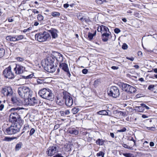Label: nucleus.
<instances>
[{"label":"nucleus","mask_w":157,"mask_h":157,"mask_svg":"<svg viewBox=\"0 0 157 157\" xmlns=\"http://www.w3.org/2000/svg\"><path fill=\"white\" fill-rule=\"evenodd\" d=\"M104 142V140H102L101 139H98L96 141V143L100 145H103Z\"/></svg>","instance_id":"nucleus-25"},{"label":"nucleus","mask_w":157,"mask_h":157,"mask_svg":"<svg viewBox=\"0 0 157 157\" xmlns=\"http://www.w3.org/2000/svg\"><path fill=\"white\" fill-rule=\"evenodd\" d=\"M69 133L74 135H77L78 134V131L75 128H73L68 131Z\"/></svg>","instance_id":"nucleus-22"},{"label":"nucleus","mask_w":157,"mask_h":157,"mask_svg":"<svg viewBox=\"0 0 157 157\" xmlns=\"http://www.w3.org/2000/svg\"><path fill=\"white\" fill-rule=\"evenodd\" d=\"M55 56H55V58L57 61L60 63L63 61V58L61 54L58 52H56L55 54Z\"/></svg>","instance_id":"nucleus-19"},{"label":"nucleus","mask_w":157,"mask_h":157,"mask_svg":"<svg viewBox=\"0 0 157 157\" xmlns=\"http://www.w3.org/2000/svg\"><path fill=\"white\" fill-rule=\"evenodd\" d=\"M5 51V49L2 48H0V58L2 57L4 55Z\"/></svg>","instance_id":"nucleus-31"},{"label":"nucleus","mask_w":157,"mask_h":157,"mask_svg":"<svg viewBox=\"0 0 157 157\" xmlns=\"http://www.w3.org/2000/svg\"><path fill=\"white\" fill-rule=\"evenodd\" d=\"M155 144L153 142H151L150 143V146L151 147H153L154 146Z\"/></svg>","instance_id":"nucleus-61"},{"label":"nucleus","mask_w":157,"mask_h":157,"mask_svg":"<svg viewBox=\"0 0 157 157\" xmlns=\"http://www.w3.org/2000/svg\"><path fill=\"white\" fill-rule=\"evenodd\" d=\"M33 76V74H32L30 75H29L25 76H23V78H25V79H28V78H32Z\"/></svg>","instance_id":"nucleus-40"},{"label":"nucleus","mask_w":157,"mask_h":157,"mask_svg":"<svg viewBox=\"0 0 157 157\" xmlns=\"http://www.w3.org/2000/svg\"><path fill=\"white\" fill-rule=\"evenodd\" d=\"M60 15V13L58 12H53L52 13V15L53 17L59 16Z\"/></svg>","instance_id":"nucleus-39"},{"label":"nucleus","mask_w":157,"mask_h":157,"mask_svg":"<svg viewBox=\"0 0 157 157\" xmlns=\"http://www.w3.org/2000/svg\"><path fill=\"white\" fill-rule=\"evenodd\" d=\"M54 157H63L61 155V154H57L55 156H54Z\"/></svg>","instance_id":"nucleus-59"},{"label":"nucleus","mask_w":157,"mask_h":157,"mask_svg":"<svg viewBox=\"0 0 157 157\" xmlns=\"http://www.w3.org/2000/svg\"><path fill=\"white\" fill-rule=\"evenodd\" d=\"M16 59L19 62H22L24 60V58L20 57H17L16 58Z\"/></svg>","instance_id":"nucleus-44"},{"label":"nucleus","mask_w":157,"mask_h":157,"mask_svg":"<svg viewBox=\"0 0 157 157\" xmlns=\"http://www.w3.org/2000/svg\"><path fill=\"white\" fill-rule=\"evenodd\" d=\"M50 36L49 34L46 32H44L41 34H40V42L46 41Z\"/></svg>","instance_id":"nucleus-16"},{"label":"nucleus","mask_w":157,"mask_h":157,"mask_svg":"<svg viewBox=\"0 0 157 157\" xmlns=\"http://www.w3.org/2000/svg\"><path fill=\"white\" fill-rule=\"evenodd\" d=\"M59 127V124H56L54 126V129L56 130Z\"/></svg>","instance_id":"nucleus-56"},{"label":"nucleus","mask_w":157,"mask_h":157,"mask_svg":"<svg viewBox=\"0 0 157 157\" xmlns=\"http://www.w3.org/2000/svg\"><path fill=\"white\" fill-rule=\"evenodd\" d=\"M59 66L60 68L67 72V75L70 77L71 76V74L69 70L67 64L65 63H60Z\"/></svg>","instance_id":"nucleus-15"},{"label":"nucleus","mask_w":157,"mask_h":157,"mask_svg":"<svg viewBox=\"0 0 157 157\" xmlns=\"http://www.w3.org/2000/svg\"><path fill=\"white\" fill-rule=\"evenodd\" d=\"M22 144L21 142H19L18 144H17L16 146L15 147V149L16 151H18L20 150V149L21 148L22 146Z\"/></svg>","instance_id":"nucleus-27"},{"label":"nucleus","mask_w":157,"mask_h":157,"mask_svg":"<svg viewBox=\"0 0 157 157\" xmlns=\"http://www.w3.org/2000/svg\"><path fill=\"white\" fill-rule=\"evenodd\" d=\"M21 109L19 107L12 108L10 110V112L11 113L10 114L14 113L19 114L21 112L20 109Z\"/></svg>","instance_id":"nucleus-20"},{"label":"nucleus","mask_w":157,"mask_h":157,"mask_svg":"<svg viewBox=\"0 0 157 157\" xmlns=\"http://www.w3.org/2000/svg\"><path fill=\"white\" fill-rule=\"evenodd\" d=\"M15 37L16 41L24 39V36L22 35H15Z\"/></svg>","instance_id":"nucleus-29"},{"label":"nucleus","mask_w":157,"mask_h":157,"mask_svg":"<svg viewBox=\"0 0 157 157\" xmlns=\"http://www.w3.org/2000/svg\"><path fill=\"white\" fill-rule=\"evenodd\" d=\"M82 20H80V21L82 22H85L86 23H88L90 21L89 17L85 16L84 14L82 17Z\"/></svg>","instance_id":"nucleus-23"},{"label":"nucleus","mask_w":157,"mask_h":157,"mask_svg":"<svg viewBox=\"0 0 157 157\" xmlns=\"http://www.w3.org/2000/svg\"><path fill=\"white\" fill-rule=\"evenodd\" d=\"M47 104L45 102H42L41 103L40 101V108H45L47 107Z\"/></svg>","instance_id":"nucleus-38"},{"label":"nucleus","mask_w":157,"mask_h":157,"mask_svg":"<svg viewBox=\"0 0 157 157\" xmlns=\"http://www.w3.org/2000/svg\"><path fill=\"white\" fill-rule=\"evenodd\" d=\"M39 33H37L35 35V39L36 40H37L38 41H39Z\"/></svg>","instance_id":"nucleus-54"},{"label":"nucleus","mask_w":157,"mask_h":157,"mask_svg":"<svg viewBox=\"0 0 157 157\" xmlns=\"http://www.w3.org/2000/svg\"><path fill=\"white\" fill-rule=\"evenodd\" d=\"M102 33H107L108 32H109V29L107 27L102 25Z\"/></svg>","instance_id":"nucleus-33"},{"label":"nucleus","mask_w":157,"mask_h":157,"mask_svg":"<svg viewBox=\"0 0 157 157\" xmlns=\"http://www.w3.org/2000/svg\"><path fill=\"white\" fill-rule=\"evenodd\" d=\"M35 131V130L34 128H32L30 131V133H29L30 135L32 136V135H33Z\"/></svg>","instance_id":"nucleus-45"},{"label":"nucleus","mask_w":157,"mask_h":157,"mask_svg":"<svg viewBox=\"0 0 157 157\" xmlns=\"http://www.w3.org/2000/svg\"><path fill=\"white\" fill-rule=\"evenodd\" d=\"M94 36V35L93 33H89L88 34V37L90 40H92L93 39V37Z\"/></svg>","instance_id":"nucleus-41"},{"label":"nucleus","mask_w":157,"mask_h":157,"mask_svg":"<svg viewBox=\"0 0 157 157\" xmlns=\"http://www.w3.org/2000/svg\"><path fill=\"white\" fill-rule=\"evenodd\" d=\"M114 32L117 34H118L121 32V30L118 28H115L114 29Z\"/></svg>","instance_id":"nucleus-49"},{"label":"nucleus","mask_w":157,"mask_h":157,"mask_svg":"<svg viewBox=\"0 0 157 157\" xmlns=\"http://www.w3.org/2000/svg\"><path fill=\"white\" fill-rule=\"evenodd\" d=\"M155 87L154 85H150L148 87V89L149 90H151V89H153Z\"/></svg>","instance_id":"nucleus-53"},{"label":"nucleus","mask_w":157,"mask_h":157,"mask_svg":"<svg viewBox=\"0 0 157 157\" xmlns=\"http://www.w3.org/2000/svg\"><path fill=\"white\" fill-rule=\"evenodd\" d=\"M11 99V103L15 106H20L22 104V101L16 95L12 94Z\"/></svg>","instance_id":"nucleus-11"},{"label":"nucleus","mask_w":157,"mask_h":157,"mask_svg":"<svg viewBox=\"0 0 157 157\" xmlns=\"http://www.w3.org/2000/svg\"><path fill=\"white\" fill-rule=\"evenodd\" d=\"M122 146L124 148L130 150L132 149V147H133L132 145H130V146H128L126 144H122Z\"/></svg>","instance_id":"nucleus-36"},{"label":"nucleus","mask_w":157,"mask_h":157,"mask_svg":"<svg viewBox=\"0 0 157 157\" xmlns=\"http://www.w3.org/2000/svg\"><path fill=\"white\" fill-rule=\"evenodd\" d=\"M126 129L125 128H123L117 130L118 132H124L126 131Z\"/></svg>","instance_id":"nucleus-48"},{"label":"nucleus","mask_w":157,"mask_h":157,"mask_svg":"<svg viewBox=\"0 0 157 157\" xmlns=\"http://www.w3.org/2000/svg\"><path fill=\"white\" fill-rule=\"evenodd\" d=\"M1 92L4 96H10L13 94L12 89L10 87H6L2 88Z\"/></svg>","instance_id":"nucleus-13"},{"label":"nucleus","mask_w":157,"mask_h":157,"mask_svg":"<svg viewBox=\"0 0 157 157\" xmlns=\"http://www.w3.org/2000/svg\"><path fill=\"white\" fill-rule=\"evenodd\" d=\"M11 68L10 66L5 69L3 71V74L5 77L10 79L14 77L13 73L11 71Z\"/></svg>","instance_id":"nucleus-7"},{"label":"nucleus","mask_w":157,"mask_h":157,"mask_svg":"<svg viewBox=\"0 0 157 157\" xmlns=\"http://www.w3.org/2000/svg\"><path fill=\"white\" fill-rule=\"evenodd\" d=\"M111 68L113 70H117L118 69V67H116V66H112L111 67Z\"/></svg>","instance_id":"nucleus-63"},{"label":"nucleus","mask_w":157,"mask_h":157,"mask_svg":"<svg viewBox=\"0 0 157 157\" xmlns=\"http://www.w3.org/2000/svg\"><path fill=\"white\" fill-rule=\"evenodd\" d=\"M97 30L98 32H100L102 34V25L99 26L98 27Z\"/></svg>","instance_id":"nucleus-43"},{"label":"nucleus","mask_w":157,"mask_h":157,"mask_svg":"<svg viewBox=\"0 0 157 157\" xmlns=\"http://www.w3.org/2000/svg\"><path fill=\"white\" fill-rule=\"evenodd\" d=\"M126 58L128 59V60H129L131 61H133L134 60V58L133 57H131V58H129L128 57H126Z\"/></svg>","instance_id":"nucleus-58"},{"label":"nucleus","mask_w":157,"mask_h":157,"mask_svg":"<svg viewBox=\"0 0 157 157\" xmlns=\"http://www.w3.org/2000/svg\"><path fill=\"white\" fill-rule=\"evenodd\" d=\"M56 101L57 104L61 105L63 104V101L60 98L57 97L56 99Z\"/></svg>","instance_id":"nucleus-32"},{"label":"nucleus","mask_w":157,"mask_h":157,"mask_svg":"<svg viewBox=\"0 0 157 157\" xmlns=\"http://www.w3.org/2000/svg\"><path fill=\"white\" fill-rule=\"evenodd\" d=\"M13 139L12 138L8 137H5L4 139L3 140V141H11L13 140Z\"/></svg>","instance_id":"nucleus-42"},{"label":"nucleus","mask_w":157,"mask_h":157,"mask_svg":"<svg viewBox=\"0 0 157 157\" xmlns=\"http://www.w3.org/2000/svg\"><path fill=\"white\" fill-rule=\"evenodd\" d=\"M25 69V67L21 65L16 64L14 70L16 74H21L24 72Z\"/></svg>","instance_id":"nucleus-14"},{"label":"nucleus","mask_w":157,"mask_h":157,"mask_svg":"<svg viewBox=\"0 0 157 157\" xmlns=\"http://www.w3.org/2000/svg\"><path fill=\"white\" fill-rule=\"evenodd\" d=\"M111 34V33L109 31V33H104L101 35L102 40L103 41L105 42L107 41L109 38Z\"/></svg>","instance_id":"nucleus-17"},{"label":"nucleus","mask_w":157,"mask_h":157,"mask_svg":"<svg viewBox=\"0 0 157 157\" xmlns=\"http://www.w3.org/2000/svg\"><path fill=\"white\" fill-rule=\"evenodd\" d=\"M19 96L24 100L27 97H30L32 95V92L30 89L26 86H22L19 87L17 90Z\"/></svg>","instance_id":"nucleus-3"},{"label":"nucleus","mask_w":157,"mask_h":157,"mask_svg":"<svg viewBox=\"0 0 157 157\" xmlns=\"http://www.w3.org/2000/svg\"><path fill=\"white\" fill-rule=\"evenodd\" d=\"M119 113L120 114L121 116H124L125 115V113L124 112H123L122 111H120L119 112Z\"/></svg>","instance_id":"nucleus-62"},{"label":"nucleus","mask_w":157,"mask_h":157,"mask_svg":"<svg viewBox=\"0 0 157 157\" xmlns=\"http://www.w3.org/2000/svg\"><path fill=\"white\" fill-rule=\"evenodd\" d=\"M29 126L27 124H25L24 125V127L23 128V130H27L29 128Z\"/></svg>","instance_id":"nucleus-52"},{"label":"nucleus","mask_w":157,"mask_h":157,"mask_svg":"<svg viewBox=\"0 0 157 157\" xmlns=\"http://www.w3.org/2000/svg\"><path fill=\"white\" fill-rule=\"evenodd\" d=\"M122 86L126 92L129 93H134L136 91V88L133 86L126 83H124Z\"/></svg>","instance_id":"nucleus-12"},{"label":"nucleus","mask_w":157,"mask_h":157,"mask_svg":"<svg viewBox=\"0 0 157 157\" xmlns=\"http://www.w3.org/2000/svg\"><path fill=\"white\" fill-rule=\"evenodd\" d=\"M55 60V56L52 55L42 60L41 62V65L46 71L49 73L54 72L56 70L54 64Z\"/></svg>","instance_id":"nucleus-1"},{"label":"nucleus","mask_w":157,"mask_h":157,"mask_svg":"<svg viewBox=\"0 0 157 157\" xmlns=\"http://www.w3.org/2000/svg\"><path fill=\"white\" fill-rule=\"evenodd\" d=\"M9 121L13 125L18 124V125L21 126L23 124L24 121L23 120L18 114H10L9 116Z\"/></svg>","instance_id":"nucleus-2"},{"label":"nucleus","mask_w":157,"mask_h":157,"mask_svg":"<svg viewBox=\"0 0 157 157\" xmlns=\"http://www.w3.org/2000/svg\"><path fill=\"white\" fill-rule=\"evenodd\" d=\"M105 153L104 152L102 151H100L98 153H97L96 155L97 157H99L101 156V157H104Z\"/></svg>","instance_id":"nucleus-37"},{"label":"nucleus","mask_w":157,"mask_h":157,"mask_svg":"<svg viewBox=\"0 0 157 157\" xmlns=\"http://www.w3.org/2000/svg\"><path fill=\"white\" fill-rule=\"evenodd\" d=\"M64 113L65 115H67L70 113V112L69 110H66L64 112Z\"/></svg>","instance_id":"nucleus-57"},{"label":"nucleus","mask_w":157,"mask_h":157,"mask_svg":"<svg viewBox=\"0 0 157 157\" xmlns=\"http://www.w3.org/2000/svg\"><path fill=\"white\" fill-rule=\"evenodd\" d=\"M110 136L112 138H114V135L113 133L111 132L110 133Z\"/></svg>","instance_id":"nucleus-64"},{"label":"nucleus","mask_w":157,"mask_h":157,"mask_svg":"<svg viewBox=\"0 0 157 157\" xmlns=\"http://www.w3.org/2000/svg\"><path fill=\"white\" fill-rule=\"evenodd\" d=\"M84 15V14L82 13H79L77 14V16L78 17V18L79 20H82V17Z\"/></svg>","instance_id":"nucleus-34"},{"label":"nucleus","mask_w":157,"mask_h":157,"mask_svg":"<svg viewBox=\"0 0 157 157\" xmlns=\"http://www.w3.org/2000/svg\"><path fill=\"white\" fill-rule=\"evenodd\" d=\"M63 98L65 100L66 105L68 107H70L73 104V101L72 98L70 96L69 94L67 92L63 93Z\"/></svg>","instance_id":"nucleus-8"},{"label":"nucleus","mask_w":157,"mask_h":157,"mask_svg":"<svg viewBox=\"0 0 157 157\" xmlns=\"http://www.w3.org/2000/svg\"><path fill=\"white\" fill-rule=\"evenodd\" d=\"M21 127V126L18 125V124L11 125L10 127L6 129L5 132L7 134H14L19 131Z\"/></svg>","instance_id":"nucleus-5"},{"label":"nucleus","mask_w":157,"mask_h":157,"mask_svg":"<svg viewBox=\"0 0 157 157\" xmlns=\"http://www.w3.org/2000/svg\"><path fill=\"white\" fill-rule=\"evenodd\" d=\"M40 96L43 98L52 101L54 98V95L49 89L43 88L40 90Z\"/></svg>","instance_id":"nucleus-4"},{"label":"nucleus","mask_w":157,"mask_h":157,"mask_svg":"<svg viewBox=\"0 0 157 157\" xmlns=\"http://www.w3.org/2000/svg\"><path fill=\"white\" fill-rule=\"evenodd\" d=\"M51 33L52 38H56L58 36L57 33L58 32L57 30L54 29H52L49 31Z\"/></svg>","instance_id":"nucleus-18"},{"label":"nucleus","mask_w":157,"mask_h":157,"mask_svg":"<svg viewBox=\"0 0 157 157\" xmlns=\"http://www.w3.org/2000/svg\"><path fill=\"white\" fill-rule=\"evenodd\" d=\"M129 97L127 96V94L125 92L123 93L121 95V98L123 100H127L129 98Z\"/></svg>","instance_id":"nucleus-26"},{"label":"nucleus","mask_w":157,"mask_h":157,"mask_svg":"<svg viewBox=\"0 0 157 157\" xmlns=\"http://www.w3.org/2000/svg\"><path fill=\"white\" fill-rule=\"evenodd\" d=\"M140 105L141 106H143L144 108V107L145 108L147 109H150L149 107L148 106H147L144 104V103L141 104H140Z\"/></svg>","instance_id":"nucleus-47"},{"label":"nucleus","mask_w":157,"mask_h":157,"mask_svg":"<svg viewBox=\"0 0 157 157\" xmlns=\"http://www.w3.org/2000/svg\"><path fill=\"white\" fill-rule=\"evenodd\" d=\"M97 113L99 115H108V112L105 110H102L97 112Z\"/></svg>","instance_id":"nucleus-24"},{"label":"nucleus","mask_w":157,"mask_h":157,"mask_svg":"<svg viewBox=\"0 0 157 157\" xmlns=\"http://www.w3.org/2000/svg\"><path fill=\"white\" fill-rule=\"evenodd\" d=\"M122 155L126 157H134L133 155L130 153H123Z\"/></svg>","instance_id":"nucleus-35"},{"label":"nucleus","mask_w":157,"mask_h":157,"mask_svg":"<svg viewBox=\"0 0 157 157\" xmlns=\"http://www.w3.org/2000/svg\"><path fill=\"white\" fill-rule=\"evenodd\" d=\"M128 48L127 45L126 44H123L122 46V48L123 49H127Z\"/></svg>","instance_id":"nucleus-46"},{"label":"nucleus","mask_w":157,"mask_h":157,"mask_svg":"<svg viewBox=\"0 0 157 157\" xmlns=\"http://www.w3.org/2000/svg\"><path fill=\"white\" fill-rule=\"evenodd\" d=\"M136 108L138 112H143L144 110L143 106L141 105L140 106H137Z\"/></svg>","instance_id":"nucleus-28"},{"label":"nucleus","mask_w":157,"mask_h":157,"mask_svg":"<svg viewBox=\"0 0 157 157\" xmlns=\"http://www.w3.org/2000/svg\"><path fill=\"white\" fill-rule=\"evenodd\" d=\"M130 140L132 141H133V143L132 144V145L133 147L136 145V141L132 137H131V139H130Z\"/></svg>","instance_id":"nucleus-50"},{"label":"nucleus","mask_w":157,"mask_h":157,"mask_svg":"<svg viewBox=\"0 0 157 157\" xmlns=\"http://www.w3.org/2000/svg\"><path fill=\"white\" fill-rule=\"evenodd\" d=\"M69 5L67 3L63 5V7L65 8H67L69 7Z\"/></svg>","instance_id":"nucleus-60"},{"label":"nucleus","mask_w":157,"mask_h":157,"mask_svg":"<svg viewBox=\"0 0 157 157\" xmlns=\"http://www.w3.org/2000/svg\"><path fill=\"white\" fill-rule=\"evenodd\" d=\"M7 40L10 41H16L15 35L8 36L6 37Z\"/></svg>","instance_id":"nucleus-21"},{"label":"nucleus","mask_w":157,"mask_h":157,"mask_svg":"<svg viewBox=\"0 0 157 157\" xmlns=\"http://www.w3.org/2000/svg\"><path fill=\"white\" fill-rule=\"evenodd\" d=\"M27 97L24 100V104L28 105H33L36 104L37 103V101L35 99V97L31 98L32 95L30 97Z\"/></svg>","instance_id":"nucleus-10"},{"label":"nucleus","mask_w":157,"mask_h":157,"mask_svg":"<svg viewBox=\"0 0 157 157\" xmlns=\"http://www.w3.org/2000/svg\"><path fill=\"white\" fill-rule=\"evenodd\" d=\"M108 94L109 96L116 98L119 96L120 92L118 88L117 87L112 86L108 91Z\"/></svg>","instance_id":"nucleus-6"},{"label":"nucleus","mask_w":157,"mask_h":157,"mask_svg":"<svg viewBox=\"0 0 157 157\" xmlns=\"http://www.w3.org/2000/svg\"><path fill=\"white\" fill-rule=\"evenodd\" d=\"M2 101L0 100V110H2L4 107V105L1 104Z\"/></svg>","instance_id":"nucleus-51"},{"label":"nucleus","mask_w":157,"mask_h":157,"mask_svg":"<svg viewBox=\"0 0 157 157\" xmlns=\"http://www.w3.org/2000/svg\"><path fill=\"white\" fill-rule=\"evenodd\" d=\"M58 151V147L56 145L50 146L46 151V154L48 155L52 156Z\"/></svg>","instance_id":"nucleus-9"},{"label":"nucleus","mask_w":157,"mask_h":157,"mask_svg":"<svg viewBox=\"0 0 157 157\" xmlns=\"http://www.w3.org/2000/svg\"><path fill=\"white\" fill-rule=\"evenodd\" d=\"M88 70L86 69H84L82 70V72L83 74H86L87 73Z\"/></svg>","instance_id":"nucleus-55"},{"label":"nucleus","mask_w":157,"mask_h":157,"mask_svg":"<svg viewBox=\"0 0 157 157\" xmlns=\"http://www.w3.org/2000/svg\"><path fill=\"white\" fill-rule=\"evenodd\" d=\"M79 111V109L76 107L73 108L71 110V113L74 114H76Z\"/></svg>","instance_id":"nucleus-30"}]
</instances>
